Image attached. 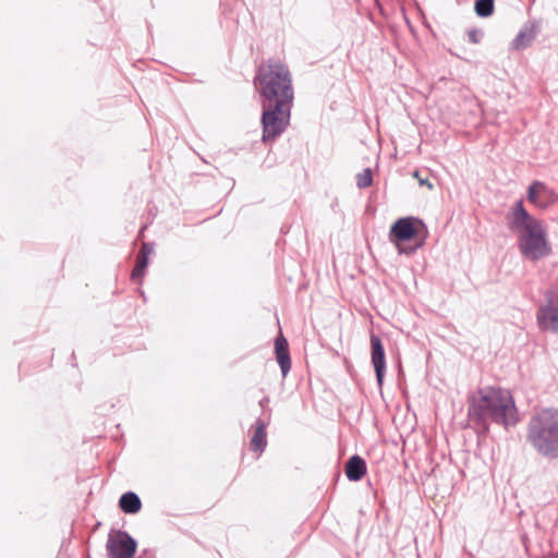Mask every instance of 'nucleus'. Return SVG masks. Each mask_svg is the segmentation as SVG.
I'll list each match as a JSON object with an SVG mask.
<instances>
[{"label":"nucleus","mask_w":558,"mask_h":558,"mask_svg":"<svg viewBox=\"0 0 558 558\" xmlns=\"http://www.w3.org/2000/svg\"><path fill=\"white\" fill-rule=\"evenodd\" d=\"M154 252L153 244L143 243L142 248L136 258V265L132 270V278L140 279L144 275V270L148 264V257Z\"/></svg>","instance_id":"13"},{"label":"nucleus","mask_w":558,"mask_h":558,"mask_svg":"<svg viewBox=\"0 0 558 558\" xmlns=\"http://www.w3.org/2000/svg\"><path fill=\"white\" fill-rule=\"evenodd\" d=\"M275 351L282 375L286 376L291 368V361L288 349V342L282 336L276 338Z\"/></svg>","instance_id":"11"},{"label":"nucleus","mask_w":558,"mask_h":558,"mask_svg":"<svg viewBox=\"0 0 558 558\" xmlns=\"http://www.w3.org/2000/svg\"><path fill=\"white\" fill-rule=\"evenodd\" d=\"M119 505L125 513H136L141 510V500L134 493H125L121 496Z\"/></svg>","instance_id":"15"},{"label":"nucleus","mask_w":558,"mask_h":558,"mask_svg":"<svg viewBox=\"0 0 558 558\" xmlns=\"http://www.w3.org/2000/svg\"><path fill=\"white\" fill-rule=\"evenodd\" d=\"M418 227H424L422 220L414 217L399 218L390 228L389 240L395 244L399 254H410L412 250H407L401 242L409 241L418 232Z\"/></svg>","instance_id":"6"},{"label":"nucleus","mask_w":558,"mask_h":558,"mask_svg":"<svg viewBox=\"0 0 558 558\" xmlns=\"http://www.w3.org/2000/svg\"><path fill=\"white\" fill-rule=\"evenodd\" d=\"M469 416L484 429H487L488 422L509 426L519 420L511 393L497 387L480 388L470 397Z\"/></svg>","instance_id":"2"},{"label":"nucleus","mask_w":558,"mask_h":558,"mask_svg":"<svg viewBox=\"0 0 558 558\" xmlns=\"http://www.w3.org/2000/svg\"><path fill=\"white\" fill-rule=\"evenodd\" d=\"M371 347H372V363L375 368L376 378L378 385H383L384 373L386 368L385 362V350L383 343L376 335L371 336Z\"/></svg>","instance_id":"10"},{"label":"nucleus","mask_w":558,"mask_h":558,"mask_svg":"<svg viewBox=\"0 0 558 558\" xmlns=\"http://www.w3.org/2000/svg\"><path fill=\"white\" fill-rule=\"evenodd\" d=\"M537 324L542 330L558 332V293L549 291L546 304L537 312Z\"/></svg>","instance_id":"9"},{"label":"nucleus","mask_w":558,"mask_h":558,"mask_svg":"<svg viewBox=\"0 0 558 558\" xmlns=\"http://www.w3.org/2000/svg\"><path fill=\"white\" fill-rule=\"evenodd\" d=\"M413 177L417 179L420 186H425L428 191L434 190V184L427 178H422L418 170L413 172Z\"/></svg>","instance_id":"19"},{"label":"nucleus","mask_w":558,"mask_h":558,"mask_svg":"<svg viewBox=\"0 0 558 558\" xmlns=\"http://www.w3.org/2000/svg\"><path fill=\"white\" fill-rule=\"evenodd\" d=\"M266 427L263 422H258L253 438L251 440V446L254 451H262L266 446Z\"/></svg>","instance_id":"16"},{"label":"nucleus","mask_w":558,"mask_h":558,"mask_svg":"<svg viewBox=\"0 0 558 558\" xmlns=\"http://www.w3.org/2000/svg\"><path fill=\"white\" fill-rule=\"evenodd\" d=\"M527 440L539 454L558 457V411L544 410L534 415L529 423Z\"/></svg>","instance_id":"4"},{"label":"nucleus","mask_w":558,"mask_h":558,"mask_svg":"<svg viewBox=\"0 0 558 558\" xmlns=\"http://www.w3.org/2000/svg\"><path fill=\"white\" fill-rule=\"evenodd\" d=\"M255 85L263 97V104H292L293 101L291 74L280 62L260 65Z\"/></svg>","instance_id":"3"},{"label":"nucleus","mask_w":558,"mask_h":558,"mask_svg":"<svg viewBox=\"0 0 558 558\" xmlns=\"http://www.w3.org/2000/svg\"><path fill=\"white\" fill-rule=\"evenodd\" d=\"M468 36L472 43L477 44L480 41L481 33L476 29H472L468 33Z\"/></svg>","instance_id":"20"},{"label":"nucleus","mask_w":558,"mask_h":558,"mask_svg":"<svg viewBox=\"0 0 558 558\" xmlns=\"http://www.w3.org/2000/svg\"><path fill=\"white\" fill-rule=\"evenodd\" d=\"M372 182H373V179H372L371 169H365V170H363V172H361L357 175V186L359 187H367L372 184Z\"/></svg>","instance_id":"18"},{"label":"nucleus","mask_w":558,"mask_h":558,"mask_svg":"<svg viewBox=\"0 0 558 558\" xmlns=\"http://www.w3.org/2000/svg\"><path fill=\"white\" fill-rule=\"evenodd\" d=\"M506 222L515 235L518 250L524 259L535 263L551 255L553 246L546 223L530 214L522 199L508 209Z\"/></svg>","instance_id":"1"},{"label":"nucleus","mask_w":558,"mask_h":558,"mask_svg":"<svg viewBox=\"0 0 558 558\" xmlns=\"http://www.w3.org/2000/svg\"><path fill=\"white\" fill-rule=\"evenodd\" d=\"M494 11V0H477L475 2V12L481 17L492 15Z\"/></svg>","instance_id":"17"},{"label":"nucleus","mask_w":558,"mask_h":558,"mask_svg":"<svg viewBox=\"0 0 558 558\" xmlns=\"http://www.w3.org/2000/svg\"><path fill=\"white\" fill-rule=\"evenodd\" d=\"M263 141L278 137L290 121L291 104H263Z\"/></svg>","instance_id":"5"},{"label":"nucleus","mask_w":558,"mask_h":558,"mask_svg":"<svg viewBox=\"0 0 558 558\" xmlns=\"http://www.w3.org/2000/svg\"><path fill=\"white\" fill-rule=\"evenodd\" d=\"M535 29L533 26H525L522 28L512 41V47L515 50L525 49L535 38Z\"/></svg>","instance_id":"14"},{"label":"nucleus","mask_w":558,"mask_h":558,"mask_svg":"<svg viewBox=\"0 0 558 558\" xmlns=\"http://www.w3.org/2000/svg\"><path fill=\"white\" fill-rule=\"evenodd\" d=\"M106 547L109 558H133L136 542L126 532L111 531Z\"/></svg>","instance_id":"7"},{"label":"nucleus","mask_w":558,"mask_h":558,"mask_svg":"<svg viewBox=\"0 0 558 558\" xmlns=\"http://www.w3.org/2000/svg\"><path fill=\"white\" fill-rule=\"evenodd\" d=\"M366 473V463L359 457H351L345 464V475L350 481L357 482Z\"/></svg>","instance_id":"12"},{"label":"nucleus","mask_w":558,"mask_h":558,"mask_svg":"<svg viewBox=\"0 0 558 558\" xmlns=\"http://www.w3.org/2000/svg\"><path fill=\"white\" fill-rule=\"evenodd\" d=\"M526 198L535 208L546 210L558 203V193L546 183L535 180L526 189Z\"/></svg>","instance_id":"8"}]
</instances>
